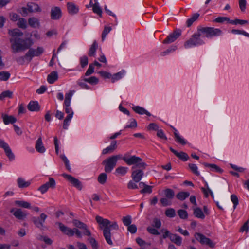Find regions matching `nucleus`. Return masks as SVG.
I'll use <instances>...</instances> for the list:
<instances>
[{
    "instance_id": "3",
    "label": "nucleus",
    "mask_w": 249,
    "mask_h": 249,
    "mask_svg": "<svg viewBox=\"0 0 249 249\" xmlns=\"http://www.w3.org/2000/svg\"><path fill=\"white\" fill-rule=\"evenodd\" d=\"M122 159L127 165H133L132 167L131 178L135 182H140L143 176V170L145 169L146 164L141 158L134 155L129 157L125 155Z\"/></svg>"
},
{
    "instance_id": "29",
    "label": "nucleus",
    "mask_w": 249,
    "mask_h": 249,
    "mask_svg": "<svg viewBox=\"0 0 249 249\" xmlns=\"http://www.w3.org/2000/svg\"><path fill=\"white\" fill-rule=\"evenodd\" d=\"M28 23L33 28H38L40 26L39 20L36 18L32 17L29 18Z\"/></svg>"
},
{
    "instance_id": "42",
    "label": "nucleus",
    "mask_w": 249,
    "mask_h": 249,
    "mask_svg": "<svg viewBox=\"0 0 249 249\" xmlns=\"http://www.w3.org/2000/svg\"><path fill=\"white\" fill-rule=\"evenodd\" d=\"M88 241L90 243L93 249H98V244L95 238L93 237H89Z\"/></svg>"
},
{
    "instance_id": "6",
    "label": "nucleus",
    "mask_w": 249,
    "mask_h": 249,
    "mask_svg": "<svg viewBox=\"0 0 249 249\" xmlns=\"http://www.w3.org/2000/svg\"><path fill=\"white\" fill-rule=\"evenodd\" d=\"M56 183L55 180L52 178H49V181L42 185L38 189L42 194L46 193L49 188L54 189L55 187Z\"/></svg>"
},
{
    "instance_id": "49",
    "label": "nucleus",
    "mask_w": 249,
    "mask_h": 249,
    "mask_svg": "<svg viewBox=\"0 0 249 249\" xmlns=\"http://www.w3.org/2000/svg\"><path fill=\"white\" fill-rule=\"evenodd\" d=\"M72 118V115L71 114L70 115H68L66 118L65 119L64 122H63V127L64 129H67L69 125V122H70Z\"/></svg>"
},
{
    "instance_id": "12",
    "label": "nucleus",
    "mask_w": 249,
    "mask_h": 249,
    "mask_svg": "<svg viewBox=\"0 0 249 249\" xmlns=\"http://www.w3.org/2000/svg\"><path fill=\"white\" fill-rule=\"evenodd\" d=\"M62 16L60 8L58 7H53L51 11V18L53 20L59 19Z\"/></svg>"
},
{
    "instance_id": "60",
    "label": "nucleus",
    "mask_w": 249,
    "mask_h": 249,
    "mask_svg": "<svg viewBox=\"0 0 249 249\" xmlns=\"http://www.w3.org/2000/svg\"><path fill=\"white\" fill-rule=\"evenodd\" d=\"M161 226V223L160 220L157 218H155L153 220L152 226L155 228L159 229Z\"/></svg>"
},
{
    "instance_id": "1",
    "label": "nucleus",
    "mask_w": 249,
    "mask_h": 249,
    "mask_svg": "<svg viewBox=\"0 0 249 249\" xmlns=\"http://www.w3.org/2000/svg\"><path fill=\"white\" fill-rule=\"evenodd\" d=\"M8 33L11 36L9 40L13 53H18L29 49L26 53V56L28 57V62H30L34 57L38 56L43 53L42 47H38L36 49L30 48L33 44L32 40L30 38H20V37L23 36V33L19 29H9Z\"/></svg>"
},
{
    "instance_id": "63",
    "label": "nucleus",
    "mask_w": 249,
    "mask_h": 249,
    "mask_svg": "<svg viewBox=\"0 0 249 249\" xmlns=\"http://www.w3.org/2000/svg\"><path fill=\"white\" fill-rule=\"evenodd\" d=\"M111 30V28L110 27H105L103 30V32L102 34V41H104L106 37V36L108 33L110 32Z\"/></svg>"
},
{
    "instance_id": "5",
    "label": "nucleus",
    "mask_w": 249,
    "mask_h": 249,
    "mask_svg": "<svg viewBox=\"0 0 249 249\" xmlns=\"http://www.w3.org/2000/svg\"><path fill=\"white\" fill-rule=\"evenodd\" d=\"M194 236L196 239L202 245H207L211 248H213L215 246V244L210 238L206 237L201 233L196 232Z\"/></svg>"
},
{
    "instance_id": "2",
    "label": "nucleus",
    "mask_w": 249,
    "mask_h": 249,
    "mask_svg": "<svg viewBox=\"0 0 249 249\" xmlns=\"http://www.w3.org/2000/svg\"><path fill=\"white\" fill-rule=\"evenodd\" d=\"M207 38L220 36L222 34V31L217 28L213 27H199L197 32L194 34L191 37L184 43L185 48H189L193 46L201 45L204 44V41L200 38L202 35Z\"/></svg>"
},
{
    "instance_id": "30",
    "label": "nucleus",
    "mask_w": 249,
    "mask_h": 249,
    "mask_svg": "<svg viewBox=\"0 0 249 249\" xmlns=\"http://www.w3.org/2000/svg\"><path fill=\"white\" fill-rule=\"evenodd\" d=\"M199 17V14L198 13H195L194 14L192 17L188 18L186 21V26L188 27H190L193 23L196 21Z\"/></svg>"
},
{
    "instance_id": "45",
    "label": "nucleus",
    "mask_w": 249,
    "mask_h": 249,
    "mask_svg": "<svg viewBox=\"0 0 249 249\" xmlns=\"http://www.w3.org/2000/svg\"><path fill=\"white\" fill-rule=\"evenodd\" d=\"M13 96V92L10 90H6L2 92L0 94L1 100L5 98H11Z\"/></svg>"
},
{
    "instance_id": "14",
    "label": "nucleus",
    "mask_w": 249,
    "mask_h": 249,
    "mask_svg": "<svg viewBox=\"0 0 249 249\" xmlns=\"http://www.w3.org/2000/svg\"><path fill=\"white\" fill-rule=\"evenodd\" d=\"M170 151L173 153L178 159L183 161H186L188 160L189 157L187 153L183 151L178 152L177 150L173 149L172 147H170Z\"/></svg>"
},
{
    "instance_id": "51",
    "label": "nucleus",
    "mask_w": 249,
    "mask_h": 249,
    "mask_svg": "<svg viewBox=\"0 0 249 249\" xmlns=\"http://www.w3.org/2000/svg\"><path fill=\"white\" fill-rule=\"evenodd\" d=\"M80 63L82 68L85 67L88 64V58L86 55H84L80 58Z\"/></svg>"
},
{
    "instance_id": "41",
    "label": "nucleus",
    "mask_w": 249,
    "mask_h": 249,
    "mask_svg": "<svg viewBox=\"0 0 249 249\" xmlns=\"http://www.w3.org/2000/svg\"><path fill=\"white\" fill-rule=\"evenodd\" d=\"M17 25L18 27L25 29L27 27V22L23 18H19L17 22Z\"/></svg>"
},
{
    "instance_id": "24",
    "label": "nucleus",
    "mask_w": 249,
    "mask_h": 249,
    "mask_svg": "<svg viewBox=\"0 0 249 249\" xmlns=\"http://www.w3.org/2000/svg\"><path fill=\"white\" fill-rule=\"evenodd\" d=\"M18 186L20 188H24L28 187L31 184L30 181H26L24 178H18L17 179Z\"/></svg>"
},
{
    "instance_id": "48",
    "label": "nucleus",
    "mask_w": 249,
    "mask_h": 249,
    "mask_svg": "<svg viewBox=\"0 0 249 249\" xmlns=\"http://www.w3.org/2000/svg\"><path fill=\"white\" fill-rule=\"evenodd\" d=\"M206 186L207 187V189H205V188H204L203 187L201 188V190L203 192V193H204V194L205 195V196L206 197H208V196H209V193L210 194L211 196L213 197V193L211 190V189L209 188L208 185L207 184H206Z\"/></svg>"
},
{
    "instance_id": "32",
    "label": "nucleus",
    "mask_w": 249,
    "mask_h": 249,
    "mask_svg": "<svg viewBox=\"0 0 249 249\" xmlns=\"http://www.w3.org/2000/svg\"><path fill=\"white\" fill-rule=\"evenodd\" d=\"M125 71L122 70L119 72H117L112 76H111V81L112 83L115 82L116 81L119 80L121 79L122 77L124 75Z\"/></svg>"
},
{
    "instance_id": "62",
    "label": "nucleus",
    "mask_w": 249,
    "mask_h": 249,
    "mask_svg": "<svg viewBox=\"0 0 249 249\" xmlns=\"http://www.w3.org/2000/svg\"><path fill=\"white\" fill-rule=\"evenodd\" d=\"M94 71V67L93 64H89V68L86 71L85 76H88L92 74Z\"/></svg>"
},
{
    "instance_id": "15",
    "label": "nucleus",
    "mask_w": 249,
    "mask_h": 249,
    "mask_svg": "<svg viewBox=\"0 0 249 249\" xmlns=\"http://www.w3.org/2000/svg\"><path fill=\"white\" fill-rule=\"evenodd\" d=\"M68 11L71 15L77 14L79 11V8L72 2H68L67 4Z\"/></svg>"
},
{
    "instance_id": "25",
    "label": "nucleus",
    "mask_w": 249,
    "mask_h": 249,
    "mask_svg": "<svg viewBox=\"0 0 249 249\" xmlns=\"http://www.w3.org/2000/svg\"><path fill=\"white\" fill-rule=\"evenodd\" d=\"M58 76L57 72L52 71L47 76V81L50 84H53L58 79Z\"/></svg>"
},
{
    "instance_id": "59",
    "label": "nucleus",
    "mask_w": 249,
    "mask_h": 249,
    "mask_svg": "<svg viewBox=\"0 0 249 249\" xmlns=\"http://www.w3.org/2000/svg\"><path fill=\"white\" fill-rule=\"evenodd\" d=\"M73 223L76 227L79 229L86 228V224L79 220H74Z\"/></svg>"
},
{
    "instance_id": "13",
    "label": "nucleus",
    "mask_w": 249,
    "mask_h": 249,
    "mask_svg": "<svg viewBox=\"0 0 249 249\" xmlns=\"http://www.w3.org/2000/svg\"><path fill=\"white\" fill-rule=\"evenodd\" d=\"M96 220L97 222L100 225L101 229L104 228V229L107 228L110 229L108 227L111 222L107 219H104L103 217L100 216H96Z\"/></svg>"
},
{
    "instance_id": "28",
    "label": "nucleus",
    "mask_w": 249,
    "mask_h": 249,
    "mask_svg": "<svg viewBox=\"0 0 249 249\" xmlns=\"http://www.w3.org/2000/svg\"><path fill=\"white\" fill-rule=\"evenodd\" d=\"M170 240L177 246H180L182 244V238L176 234H173L170 236Z\"/></svg>"
},
{
    "instance_id": "46",
    "label": "nucleus",
    "mask_w": 249,
    "mask_h": 249,
    "mask_svg": "<svg viewBox=\"0 0 249 249\" xmlns=\"http://www.w3.org/2000/svg\"><path fill=\"white\" fill-rule=\"evenodd\" d=\"M60 158L65 163L66 169L70 172H71V167L69 163V160L64 155H60Z\"/></svg>"
},
{
    "instance_id": "18",
    "label": "nucleus",
    "mask_w": 249,
    "mask_h": 249,
    "mask_svg": "<svg viewBox=\"0 0 249 249\" xmlns=\"http://www.w3.org/2000/svg\"><path fill=\"white\" fill-rule=\"evenodd\" d=\"M1 117L3 119V122L5 124H8L10 123L13 124L16 121V119L13 116H9L4 113L1 114Z\"/></svg>"
},
{
    "instance_id": "26",
    "label": "nucleus",
    "mask_w": 249,
    "mask_h": 249,
    "mask_svg": "<svg viewBox=\"0 0 249 249\" xmlns=\"http://www.w3.org/2000/svg\"><path fill=\"white\" fill-rule=\"evenodd\" d=\"M98 43L96 41H94L93 43L91 45L90 47L89 52L88 55L90 57L95 56L96 50L98 48Z\"/></svg>"
},
{
    "instance_id": "7",
    "label": "nucleus",
    "mask_w": 249,
    "mask_h": 249,
    "mask_svg": "<svg viewBox=\"0 0 249 249\" xmlns=\"http://www.w3.org/2000/svg\"><path fill=\"white\" fill-rule=\"evenodd\" d=\"M0 147L3 148L4 150L6 155L10 160H13L15 159V155L12 152L9 145L6 143L3 140L0 139Z\"/></svg>"
},
{
    "instance_id": "23",
    "label": "nucleus",
    "mask_w": 249,
    "mask_h": 249,
    "mask_svg": "<svg viewBox=\"0 0 249 249\" xmlns=\"http://www.w3.org/2000/svg\"><path fill=\"white\" fill-rule=\"evenodd\" d=\"M133 110L137 113L141 115L146 114L148 116L151 115V113L145 110L144 108L140 106H135L133 107Z\"/></svg>"
},
{
    "instance_id": "54",
    "label": "nucleus",
    "mask_w": 249,
    "mask_h": 249,
    "mask_svg": "<svg viewBox=\"0 0 249 249\" xmlns=\"http://www.w3.org/2000/svg\"><path fill=\"white\" fill-rule=\"evenodd\" d=\"M189 167L191 171L196 175L199 176L200 175L199 172L198 171V168L197 166L195 164H189Z\"/></svg>"
},
{
    "instance_id": "35",
    "label": "nucleus",
    "mask_w": 249,
    "mask_h": 249,
    "mask_svg": "<svg viewBox=\"0 0 249 249\" xmlns=\"http://www.w3.org/2000/svg\"><path fill=\"white\" fill-rule=\"evenodd\" d=\"M164 193L165 197L170 200L172 199L175 196V192L171 189H166L164 190Z\"/></svg>"
},
{
    "instance_id": "11",
    "label": "nucleus",
    "mask_w": 249,
    "mask_h": 249,
    "mask_svg": "<svg viewBox=\"0 0 249 249\" xmlns=\"http://www.w3.org/2000/svg\"><path fill=\"white\" fill-rule=\"evenodd\" d=\"M56 224L58 225L60 230L64 234L69 236H72L74 235L73 229L69 228L61 222H57L56 223Z\"/></svg>"
},
{
    "instance_id": "21",
    "label": "nucleus",
    "mask_w": 249,
    "mask_h": 249,
    "mask_svg": "<svg viewBox=\"0 0 249 249\" xmlns=\"http://www.w3.org/2000/svg\"><path fill=\"white\" fill-rule=\"evenodd\" d=\"M103 235L107 241V242L110 245L113 244V242L111 239V232L110 229H103Z\"/></svg>"
},
{
    "instance_id": "37",
    "label": "nucleus",
    "mask_w": 249,
    "mask_h": 249,
    "mask_svg": "<svg viewBox=\"0 0 249 249\" xmlns=\"http://www.w3.org/2000/svg\"><path fill=\"white\" fill-rule=\"evenodd\" d=\"M10 73L8 71H2L0 72V80L1 81H7L10 77Z\"/></svg>"
},
{
    "instance_id": "8",
    "label": "nucleus",
    "mask_w": 249,
    "mask_h": 249,
    "mask_svg": "<svg viewBox=\"0 0 249 249\" xmlns=\"http://www.w3.org/2000/svg\"><path fill=\"white\" fill-rule=\"evenodd\" d=\"M10 212L17 219L21 220L25 219L28 215V213L26 211H23L21 209L12 208Z\"/></svg>"
},
{
    "instance_id": "36",
    "label": "nucleus",
    "mask_w": 249,
    "mask_h": 249,
    "mask_svg": "<svg viewBox=\"0 0 249 249\" xmlns=\"http://www.w3.org/2000/svg\"><path fill=\"white\" fill-rule=\"evenodd\" d=\"M190 195V193L187 192H180L177 195V198L180 200H184Z\"/></svg>"
},
{
    "instance_id": "27",
    "label": "nucleus",
    "mask_w": 249,
    "mask_h": 249,
    "mask_svg": "<svg viewBox=\"0 0 249 249\" xmlns=\"http://www.w3.org/2000/svg\"><path fill=\"white\" fill-rule=\"evenodd\" d=\"M194 211V215L195 217L203 219L205 218V215L202 210L198 207H195L193 208Z\"/></svg>"
},
{
    "instance_id": "57",
    "label": "nucleus",
    "mask_w": 249,
    "mask_h": 249,
    "mask_svg": "<svg viewBox=\"0 0 249 249\" xmlns=\"http://www.w3.org/2000/svg\"><path fill=\"white\" fill-rule=\"evenodd\" d=\"M176 40L172 34H170L167 37L163 40L164 44H170L174 42Z\"/></svg>"
},
{
    "instance_id": "50",
    "label": "nucleus",
    "mask_w": 249,
    "mask_h": 249,
    "mask_svg": "<svg viewBox=\"0 0 249 249\" xmlns=\"http://www.w3.org/2000/svg\"><path fill=\"white\" fill-rule=\"evenodd\" d=\"M231 200L233 203V208L235 209L237 206L238 205L239 200L237 196L235 194H232L231 196Z\"/></svg>"
},
{
    "instance_id": "43",
    "label": "nucleus",
    "mask_w": 249,
    "mask_h": 249,
    "mask_svg": "<svg viewBox=\"0 0 249 249\" xmlns=\"http://www.w3.org/2000/svg\"><path fill=\"white\" fill-rule=\"evenodd\" d=\"M128 168L126 167L120 166L116 168V172L122 176L124 175L127 172Z\"/></svg>"
},
{
    "instance_id": "19",
    "label": "nucleus",
    "mask_w": 249,
    "mask_h": 249,
    "mask_svg": "<svg viewBox=\"0 0 249 249\" xmlns=\"http://www.w3.org/2000/svg\"><path fill=\"white\" fill-rule=\"evenodd\" d=\"M27 107L31 111H38L40 109V106L37 101H30Z\"/></svg>"
},
{
    "instance_id": "61",
    "label": "nucleus",
    "mask_w": 249,
    "mask_h": 249,
    "mask_svg": "<svg viewBox=\"0 0 249 249\" xmlns=\"http://www.w3.org/2000/svg\"><path fill=\"white\" fill-rule=\"evenodd\" d=\"M171 200L166 198L164 197L160 199V201L162 205L164 207L169 206L171 204Z\"/></svg>"
},
{
    "instance_id": "39",
    "label": "nucleus",
    "mask_w": 249,
    "mask_h": 249,
    "mask_svg": "<svg viewBox=\"0 0 249 249\" xmlns=\"http://www.w3.org/2000/svg\"><path fill=\"white\" fill-rule=\"evenodd\" d=\"M107 179V175L106 173H102L100 174L98 177V181L101 184L106 183Z\"/></svg>"
},
{
    "instance_id": "17",
    "label": "nucleus",
    "mask_w": 249,
    "mask_h": 249,
    "mask_svg": "<svg viewBox=\"0 0 249 249\" xmlns=\"http://www.w3.org/2000/svg\"><path fill=\"white\" fill-rule=\"evenodd\" d=\"M28 9V11L30 12H40L41 9L39 5L35 3L31 2L27 4V5Z\"/></svg>"
},
{
    "instance_id": "47",
    "label": "nucleus",
    "mask_w": 249,
    "mask_h": 249,
    "mask_svg": "<svg viewBox=\"0 0 249 249\" xmlns=\"http://www.w3.org/2000/svg\"><path fill=\"white\" fill-rule=\"evenodd\" d=\"M16 61L19 65H24L27 61L28 62V57L26 56V54L24 56L19 57L16 58Z\"/></svg>"
},
{
    "instance_id": "40",
    "label": "nucleus",
    "mask_w": 249,
    "mask_h": 249,
    "mask_svg": "<svg viewBox=\"0 0 249 249\" xmlns=\"http://www.w3.org/2000/svg\"><path fill=\"white\" fill-rule=\"evenodd\" d=\"M83 81L87 82L90 84L94 85L97 84L98 83L99 80L95 76H91L89 78H84Z\"/></svg>"
},
{
    "instance_id": "4",
    "label": "nucleus",
    "mask_w": 249,
    "mask_h": 249,
    "mask_svg": "<svg viewBox=\"0 0 249 249\" xmlns=\"http://www.w3.org/2000/svg\"><path fill=\"white\" fill-rule=\"evenodd\" d=\"M119 155L112 156L102 162V164L105 165V171L106 173H110L116 166L118 160L120 158Z\"/></svg>"
},
{
    "instance_id": "33",
    "label": "nucleus",
    "mask_w": 249,
    "mask_h": 249,
    "mask_svg": "<svg viewBox=\"0 0 249 249\" xmlns=\"http://www.w3.org/2000/svg\"><path fill=\"white\" fill-rule=\"evenodd\" d=\"M174 130L175 131L174 133L176 142L183 145H185L187 143L186 141L179 136V135L177 133V130L175 128H174Z\"/></svg>"
},
{
    "instance_id": "10",
    "label": "nucleus",
    "mask_w": 249,
    "mask_h": 249,
    "mask_svg": "<svg viewBox=\"0 0 249 249\" xmlns=\"http://www.w3.org/2000/svg\"><path fill=\"white\" fill-rule=\"evenodd\" d=\"M62 176L78 189L80 190L82 189V185L81 182L78 179L65 173L63 174Z\"/></svg>"
},
{
    "instance_id": "34",
    "label": "nucleus",
    "mask_w": 249,
    "mask_h": 249,
    "mask_svg": "<svg viewBox=\"0 0 249 249\" xmlns=\"http://www.w3.org/2000/svg\"><path fill=\"white\" fill-rule=\"evenodd\" d=\"M73 95V91H70L68 93L65 94V99L64 101V106L69 107L70 106L71 100Z\"/></svg>"
},
{
    "instance_id": "52",
    "label": "nucleus",
    "mask_w": 249,
    "mask_h": 249,
    "mask_svg": "<svg viewBox=\"0 0 249 249\" xmlns=\"http://www.w3.org/2000/svg\"><path fill=\"white\" fill-rule=\"evenodd\" d=\"M38 240L44 241L46 244L51 245L52 244V240L48 237L46 236L39 235Z\"/></svg>"
},
{
    "instance_id": "58",
    "label": "nucleus",
    "mask_w": 249,
    "mask_h": 249,
    "mask_svg": "<svg viewBox=\"0 0 249 249\" xmlns=\"http://www.w3.org/2000/svg\"><path fill=\"white\" fill-rule=\"evenodd\" d=\"M122 221L125 226H128L131 223V217L130 215L124 216L123 217Z\"/></svg>"
},
{
    "instance_id": "9",
    "label": "nucleus",
    "mask_w": 249,
    "mask_h": 249,
    "mask_svg": "<svg viewBox=\"0 0 249 249\" xmlns=\"http://www.w3.org/2000/svg\"><path fill=\"white\" fill-rule=\"evenodd\" d=\"M47 217V215L44 213H42L40 214L39 217H33L32 220L36 227L40 229H42L44 227V223Z\"/></svg>"
},
{
    "instance_id": "22",
    "label": "nucleus",
    "mask_w": 249,
    "mask_h": 249,
    "mask_svg": "<svg viewBox=\"0 0 249 249\" xmlns=\"http://www.w3.org/2000/svg\"><path fill=\"white\" fill-rule=\"evenodd\" d=\"M203 165L206 166L210 168V170L212 172H215L219 173H222L223 170L218 167L217 165L214 164H209L208 163L204 162Z\"/></svg>"
},
{
    "instance_id": "16",
    "label": "nucleus",
    "mask_w": 249,
    "mask_h": 249,
    "mask_svg": "<svg viewBox=\"0 0 249 249\" xmlns=\"http://www.w3.org/2000/svg\"><path fill=\"white\" fill-rule=\"evenodd\" d=\"M117 148V142L116 141H113L111 142V144L104 149L102 151L103 154H107L108 153H111L113 152Z\"/></svg>"
},
{
    "instance_id": "64",
    "label": "nucleus",
    "mask_w": 249,
    "mask_h": 249,
    "mask_svg": "<svg viewBox=\"0 0 249 249\" xmlns=\"http://www.w3.org/2000/svg\"><path fill=\"white\" fill-rule=\"evenodd\" d=\"M231 32L235 34H242L247 37H249V34L244 30L232 29Z\"/></svg>"
},
{
    "instance_id": "44",
    "label": "nucleus",
    "mask_w": 249,
    "mask_h": 249,
    "mask_svg": "<svg viewBox=\"0 0 249 249\" xmlns=\"http://www.w3.org/2000/svg\"><path fill=\"white\" fill-rule=\"evenodd\" d=\"M165 214L166 216L173 218L176 215L175 210L173 208H168L165 211Z\"/></svg>"
},
{
    "instance_id": "53",
    "label": "nucleus",
    "mask_w": 249,
    "mask_h": 249,
    "mask_svg": "<svg viewBox=\"0 0 249 249\" xmlns=\"http://www.w3.org/2000/svg\"><path fill=\"white\" fill-rule=\"evenodd\" d=\"M178 213L181 219H185L188 217V213L185 210L182 209L179 210L178 211Z\"/></svg>"
},
{
    "instance_id": "20",
    "label": "nucleus",
    "mask_w": 249,
    "mask_h": 249,
    "mask_svg": "<svg viewBox=\"0 0 249 249\" xmlns=\"http://www.w3.org/2000/svg\"><path fill=\"white\" fill-rule=\"evenodd\" d=\"M36 149L37 152L40 153H43L45 151L46 149L43 146L41 137L39 138L36 142Z\"/></svg>"
},
{
    "instance_id": "38",
    "label": "nucleus",
    "mask_w": 249,
    "mask_h": 249,
    "mask_svg": "<svg viewBox=\"0 0 249 249\" xmlns=\"http://www.w3.org/2000/svg\"><path fill=\"white\" fill-rule=\"evenodd\" d=\"M92 10L94 13L98 14L100 17L102 16V9L99 6L98 3L95 2L94 4L92 5Z\"/></svg>"
},
{
    "instance_id": "55",
    "label": "nucleus",
    "mask_w": 249,
    "mask_h": 249,
    "mask_svg": "<svg viewBox=\"0 0 249 249\" xmlns=\"http://www.w3.org/2000/svg\"><path fill=\"white\" fill-rule=\"evenodd\" d=\"M249 221L247 220L246 222L244 223V224L243 225V226L240 228L239 230V231L241 232H243L244 231H246V233H247L249 231Z\"/></svg>"
},
{
    "instance_id": "31",
    "label": "nucleus",
    "mask_w": 249,
    "mask_h": 249,
    "mask_svg": "<svg viewBox=\"0 0 249 249\" xmlns=\"http://www.w3.org/2000/svg\"><path fill=\"white\" fill-rule=\"evenodd\" d=\"M15 204L18 207H22L24 208H30L31 204L27 201L23 200H16L14 202Z\"/></svg>"
},
{
    "instance_id": "56",
    "label": "nucleus",
    "mask_w": 249,
    "mask_h": 249,
    "mask_svg": "<svg viewBox=\"0 0 249 249\" xmlns=\"http://www.w3.org/2000/svg\"><path fill=\"white\" fill-rule=\"evenodd\" d=\"M230 21L229 18L226 17H219L214 20V21L217 23H223L225 21H228L230 23Z\"/></svg>"
}]
</instances>
